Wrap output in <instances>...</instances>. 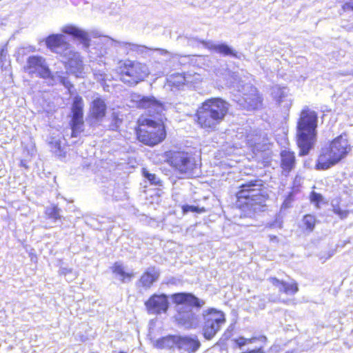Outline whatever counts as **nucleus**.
I'll return each instance as SVG.
<instances>
[{
	"mask_svg": "<svg viewBox=\"0 0 353 353\" xmlns=\"http://www.w3.org/2000/svg\"><path fill=\"white\" fill-rule=\"evenodd\" d=\"M236 192L237 203L245 216L252 217L255 213L266 210L269 195L263 181L255 179L242 183Z\"/></svg>",
	"mask_w": 353,
	"mask_h": 353,
	"instance_id": "1",
	"label": "nucleus"
},
{
	"mask_svg": "<svg viewBox=\"0 0 353 353\" xmlns=\"http://www.w3.org/2000/svg\"><path fill=\"white\" fill-rule=\"evenodd\" d=\"M229 108L230 104L221 98L208 99L198 108L194 116V121L201 128L205 131H215L224 121Z\"/></svg>",
	"mask_w": 353,
	"mask_h": 353,
	"instance_id": "2",
	"label": "nucleus"
},
{
	"mask_svg": "<svg viewBox=\"0 0 353 353\" xmlns=\"http://www.w3.org/2000/svg\"><path fill=\"white\" fill-rule=\"evenodd\" d=\"M118 41H115L108 37L101 35L96 30L90 31V62H92V68L94 79L101 85L104 91H109V85L106 84V74L105 71V65L103 61L98 65L99 68H94V60L98 58L101 59L107 54V50L110 46H118Z\"/></svg>",
	"mask_w": 353,
	"mask_h": 353,
	"instance_id": "3",
	"label": "nucleus"
},
{
	"mask_svg": "<svg viewBox=\"0 0 353 353\" xmlns=\"http://www.w3.org/2000/svg\"><path fill=\"white\" fill-rule=\"evenodd\" d=\"M171 298L174 303L179 305L178 314L176 316L178 323L186 329L198 327L201 323V319L192 307H202L205 303V301L187 292L173 294Z\"/></svg>",
	"mask_w": 353,
	"mask_h": 353,
	"instance_id": "4",
	"label": "nucleus"
},
{
	"mask_svg": "<svg viewBox=\"0 0 353 353\" xmlns=\"http://www.w3.org/2000/svg\"><path fill=\"white\" fill-rule=\"evenodd\" d=\"M317 113L308 107L301 112L296 126L297 144L299 155H307L316 141Z\"/></svg>",
	"mask_w": 353,
	"mask_h": 353,
	"instance_id": "5",
	"label": "nucleus"
},
{
	"mask_svg": "<svg viewBox=\"0 0 353 353\" xmlns=\"http://www.w3.org/2000/svg\"><path fill=\"white\" fill-rule=\"evenodd\" d=\"M351 145L346 134L336 137L328 147L321 149L317 159V170H327L345 159L351 151Z\"/></svg>",
	"mask_w": 353,
	"mask_h": 353,
	"instance_id": "6",
	"label": "nucleus"
},
{
	"mask_svg": "<svg viewBox=\"0 0 353 353\" xmlns=\"http://www.w3.org/2000/svg\"><path fill=\"white\" fill-rule=\"evenodd\" d=\"M137 130L139 141L148 145H155L164 140L166 136L163 123L152 119H143Z\"/></svg>",
	"mask_w": 353,
	"mask_h": 353,
	"instance_id": "7",
	"label": "nucleus"
},
{
	"mask_svg": "<svg viewBox=\"0 0 353 353\" xmlns=\"http://www.w3.org/2000/svg\"><path fill=\"white\" fill-rule=\"evenodd\" d=\"M201 319V334L207 341H211L226 323L224 312L213 307L203 310Z\"/></svg>",
	"mask_w": 353,
	"mask_h": 353,
	"instance_id": "8",
	"label": "nucleus"
},
{
	"mask_svg": "<svg viewBox=\"0 0 353 353\" xmlns=\"http://www.w3.org/2000/svg\"><path fill=\"white\" fill-rule=\"evenodd\" d=\"M149 73L145 64L129 60L119 68L121 81L130 86H134L143 81Z\"/></svg>",
	"mask_w": 353,
	"mask_h": 353,
	"instance_id": "9",
	"label": "nucleus"
},
{
	"mask_svg": "<svg viewBox=\"0 0 353 353\" xmlns=\"http://www.w3.org/2000/svg\"><path fill=\"white\" fill-rule=\"evenodd\" d=\"M168 157L170 165L183 176L190 177L196 174V164L194 158L188 152H170Z\"/></svg>",
	"mask_w": 353,
	"mask_h": 353,
	"instance_id": "10",
	"label": "nucleus"
},
{
	"mask_svg": "<svg viewBox=\"0 0 353 353\" xmlns=\"http://www.w3.org/2000/svg\"><path fill=\"white\" fill-rule=\"evenodd\" d=\"M238 90L243 94L239 100L240 105L248 110L259 109L262 106L263 98L256 88L250 83H239Z\"/></svg>",
	"mask_w": 353,
	"mask_h": 353,
	"instance_id": "11",
	"label": "nucleus"
},
{
	"mask_svg": "<svg viewBox=\"0 0 353 353\" xmlns=\"http://www.w3.org/2000/svg\"><path fill=\"white\" fill-rule=\"evenodd\" d=\"M130 99L137 108L147 110L148 114L152 117L161 116L165 110L164 104L153 96H143L137 93H132Z\"/></svg>",
	"mask_w": 353,
	"mask_h": 353,
	"instance_id": "12",
	"label": "nucleus"
},
{
	"mask_svg": "<svg viewBox=\"0 0 353 353\" xmlns=\"http://www.w3.org/2000/svg\"><path fill=\"white\" fill-rule=\"evenodd\" d=\"M71 136L75 137L83 130V101L79 97H75L72 107Z\"/></svg>",
	"mask_w": 353,
	"mask_h": 353,
	"instance_id": "13",
	"label": "nucleus"
},
{
	"mask_svg": "<svg viewBox=\"0 0 353 353\" xmlns=\"http://www.w3.org/2000/svg\"><path fill=\"white\" fill-rule=\"evenodd\" d=\"M26 70L29 73L38 71V76L43 79L52 78L51 71L44 63V59L39 56H30L27 60Z\"/></svg>",
	"mask_w": 353,
	"mask_h": 353,
	"instance_id": "14",
	"label": "nucleus"
},
{
	"mask_svg": "<svg viewBox=\"0 0 353 353\" xmlns=\"http://www.w3.org/2000/svg\"><path fill=\"white\" fill-rule=\"evenodd\" d=\"M271 95L284 112H288L292 104V95L287 87L276 85L271 88Z\"/></svg>",
	"mask_w": 353,
	"mask_h": 353,
	"instance_id": "15",
	"label": "nucleus"
},
{
	"mask_svg": "<svg viewBox=\"0 0 353 353\" xmlns=\"http://www.w3.org/2000/svg\"><path fill=\"white\" fill-rule=\"evenodd\" d=\"M145 305L150 314H159L167 312L169 302L165 294H154L145 303Z\"/></svg>",
	"mask_w": 353,
	"mask_h": 353,
	"instance_id": "16",
	"label": "nucleus"
},
{
	"mask_svg": "<svg viewBox=\"0 0 353 353\" xmlns=\"http://www.w3.org/2000/svg\"><path fill=\"white\" fill-rule=\"evenodd\" d=\"M107 110V105L101 97H97L92 102V108H90V125L94 123H101L103 121Z\"/></svg>",
	"mask_w": 353,
	"mask_h": 353,
	"instance_id": "17",
	"label": "nucleus"
},
{
	"mask_svg": "<svg viewBox=\"0 0 353 353\" xmlns=\"http://www.w3.org/2000/svg\"><path fill=\"white\" fill-rule=\"evenodd\" d=\"M201 347V342L194 336L179 335L176 349L180 353H194Z\"/></svg>",
	"mask_w": 353,
	"mask_h": 353,
	"instance_id": "18",
	"label": "nucleus"
},
{
	"mask_svg": "<svg viewBox=\"0 0 353 353\" xmlns=\"http://www.w3.org/2000/svg\"><path fill=\"white\" fill-rule=\"evenodd\" d=\"M46 45L48 49L54 52H57V50L62 48L68 50L70 47L69 42L65 37L61 34H52L46 39Z\"/></svg>",
	"mask_w": 353,
	"mask_h": 353,
	"instance_id": "19",
	"label": "nucleus"
},
{
	"mask_svg": "<svg viewBox=\"0 0 353 353\" xmlns=\"http://www.w3.org/2000/svg\"><path fill=\"white\" fill-rule=\"evenodd\" d=\"M281 156V168L283 174L287 176L295 167L296 159L294 153L289 150H282Z\"/></svg>",
	"mask_w": 353,
	"mask_h": 353,
	"instance_id": "20",
	"label": "nucleus"
},
{
	"mask_svg": "<svg viewBox=\"0 0 353 353\" xmlns=\"http://www.w3.org/2000/svg\"><path fill=\"white\" fill-rule=\"evenodd\" d=\"M270 282L279 289L280 292H283L288 295H294L299 291L298 284L296 282L287 283L280 281L275 277H270Z\"/></svg>",
	"mask_w": 353,
	"mask_h": 353,
	"instance_id": "21",
	"label": "nucleus"
},
{
	"mask_svg": "<svg viewBox=\"0 0 353 353\" xmlns=\"http://www.w3.org/2000/svg\"><path fill=\"white\" fill-rule=\"evenodd\" d=\"M206 48L211 50H214L217 53L221 54L223 56H230L232 57L239 58L236 52L230 46L225 43H214L213 42L202 41Z\"/></svg>",
	"mask_w": 353,
	"mask_h": 353,
	"instance_id": "22",
	"label": "nucleus"
},
{
	"mask_svg": "<svg viewBox=\"0 0 353 353\" xmlns=\"http://www.w3.org/2000/svg\"><path fill=\"white\" fill-rule=\"evenodd\" d=\"M179 335H168L155 341L154 345L159 349L176 348Z\"/></svg>",
	"mask_w": 353,
	"mask_h": 353,
	"instance_id": "23",
	"label": "nucleus"
},
{
	"mask_svg": "<svg viewBox=\"0 0 353 353\" xmlns=\"http://www.w3.org/2000/svg\"><path fill=\"white\" fill-rule=\"evenodd\" d=\"M159 276V271L154 268H150L141 276L139 281L143 287L148 288L158 279Z\"/></svg>",
	"mask_w": 353,
	"mask_h": 353,
	"instance_id": "24",
	"label": "nucleus"
},
{
	"mask_svg": "<svg viewBox=\"0 0 353 353\" xmlns=\"http://www.w3.org/2000/svg\"><path fill=\"white\" fill-rule=\"evenodd\" d=\"M112 272L118 276L123 283L130 282L134 276L133 273H128L125 271V268L120 262H116L112 268Z\"/></svg>",
	"mask_w": 353,
	"mask_h": 353,
	"instance_id": "25",
	"label": "nucleus"
},
{
	"mask_svg": "<svg viewBox=\"0 0 353 353\" xmlns=\"http://www.w3.org/2000/svg\"><path fill=\"white\" fill-rule=\"evenodd\" d=\"M118 46L125 47L126 48H129L132 51L137 52L139 54H143L146 53L148 50H152V48H148L145 46L137 45L132 43L127 42H118ZM154 50H159L161 52V54H165L168 53V51L163 49H153Z\"/></svg>",
	"mask_w": 353,
	"mask_h": 353,
	"instance_id": "26",
	"label": "nucleus"
},
{
	"mask_svg": "<svg viewBox=\"0 0 353 353\" xmlns=\"http://www.w3.org/2000/svg\"><path fill=\"white\" fill-rule=\"evenodd\" d=\"M62 32L80 40H84L86 38V33L74 26L68 25L64 26Z\"/></svg>",
	"mask_w": 353,
	"mask_h": 353,
	"instance_id": "27",
	"label": "nucleus"
},
{
	"mask_svg": "<svg viewBox=\"0 0 353 353\" xmlns=\"http://www.w3.org/2000/svg\"><path fill=\"white\" fill-rule=\"evenodd\" d=\"M109 120L108 124H103V125L104 128L113 131L118 130L123 122V118H121L117 112H112Z\"/></svg>",
	"mask_w": 353,
	"mask_h": 353,
	"instance_id": "28",
	"label": "nucleus"
},
{
	"mask_svg": "<svg viewBox=\"0 0 353 353\" xmlns=\"http://www.w3.org/2000/svg\"><path fill=\"white\" fill-rule=\"evenodd\" d=\"M316 222V216L308 214L302 219V227L305 231L311 232L314 230Z\"/></svg>",
	"mask_w": 353,
	"mask_h": 353,
	"instance_id": "29",
	"label": "nucleus"
},
{
	"mask_svg": "<svg viewBox=\"0 0 353 353\" xmlns=\"http://www.w3.org/2000/svg\"><path fill=\"white\" fill-rule=\"evenodd\" d=\"M59 212L60 210L56 205H52L45 210L46 217L54 221H57L61 218Z\"/></svg>",
	"mask_w": 353,
	"mask_h": 353,
	"instance_id": "30",
	"label": "nucleus"
},
{
	"mask_svg": "<svg viewBox=\"0 0 353 353\" xmlns=\"http://www.w3.org/2000/svg\"><path fill=\"white\" fill-rule=\"evenodd\" d=\"M142 174L152 185L159 186L162 185V181L155 174L150 173L145 168H143Z\"/></svg>",
	"mask_w": 353,
	"mask_h": 353,
	"instance_id": "31",
	"label": "nucleus"
},
{
	"mask_svg": "<svg viewBox=\"0 0 353 353\" xmlns=\"http://www.w3.org/2000/svg\"><path fill=\"white\" fill-rule=\"evenodd\" d=\"M182 210L184 214H186L189 212H196V213H202L205 212L204 208H199L196 205H184L182 206Z\"/></svg>",
	"mask_w": 353,
	"mask_h": 353,
	"instance_id": "32",
	"label": "nucleus"
},
{
	"mask_svg": "<svg viewBox=\"0 0 353 353\" xmlns=\"http://www.w3.org/2000/svg\"><path fill=\"white\" fill-rule=\"evenodd\" d=\"M350 212H352L350 210L343 209L339 205L334 206V212L339 215L341 219H345Z\"/></svg>",
	"mask_w": 353,
	"mask_h": 353,
	"instance_id": "33",
	"label": "nucleus"
},
{
	"mask_svg": "<svg viewBox=\"0 0 353 353\" xmlns=\"http://www.w3.org/2000/svg\"><path fill=\"white\" fill-rule=\"evenodd\" d=\"M283 224V217L280 214H276L274 221L270 223V227L273 228H281Z\"/></svg>",
	"mask_w": 353,
	"mask_h": 353,
	"instance_id": "34",
	"label": "nucleus"
},
{
	"mask_svg": "<svg viewBox=\"0 0 353 353\" xmlns=\"http://www.w3.org/2000/svg\"><path fill=\"white\" fill-rule=\"evenodd\" d=\"M81 59H80L79 54H77L76 52H72V58L68 59V64L70 66H73V65H79L81 64Z\"/></svg>",
	"mask_w": 353,
	"mask_h": 353,
	"instance_id": "35",
	"label": "nucleus"
},
{
	"mask_svg": "<svg viewBox=\"0 0 353 353\" xmlns=\"http://www.w3.org/2000/svg\"><path fill=\"white\" fill-rule=\"evenodd\" d=\"M323 197L321 194L312 191L310 194V201L312 203H315L316 205L322 201Z\"/></svg>",
	"mask_w": 353,
	"mask_h": 353,
	"instance_id": "36",
	"label": "nucleus"
},
{
	"mask_svg": "<svg viewBox=\"0 0 353 353\" xmlns=\"http://www.w3.org/2000/svg\"><path fill=\"white\" fill-rule=\"evenodd\" d=\"M234 341L239 348L248 344L247 339L243 336H240L238 339H234Z\"/></svg>",
	"mask_w": 353,
	"mask_h": 353,
	"instance_id": "37",
	"label": "nucleus"
},
{
	"mask_svg": "<svg viewBox=\"0 0 353 353\" xmlns=\"http://www.w3.org/2000/svg\"><path fill=\"white\" fill-rule=\"evenodd\" d=\"M293 199H292V194H290L285 199V201H283V204H282V206H281V208H290V205H291V203Z\"/></svg>",
	"mask_w": 353,
	"mask_h": 353,
	"instance_id": "38",
	"label": "nucleus"
},
{
	"mask_svg": "<svg viewBox=\"0 0 353 353\" xmlns=\"http://www.w3.org/2000/svg\"><path fill=\"white\" fill-rule=\"evenodd\" d=\"M342 8L344 11H353V0H349V1L345 3Z\"/></svg>",
	"mask_w": 353,
	"mask_h": 353,
	"instance_id": "39",
	"label": "nucleus"
},
{
	"mask_svg": "<svg viewBox=\"0 0 353 353\" xmlns=\"http://www.w3.org/2000/svg\"><path fill=\"white\" fill-rule=\"evenodd\" d=\"M334 247L336 248V245H335ZM335 250H336V248H330L329 252H328L327 255L325 256V255L321 254V256H320L321 259H325V260L328 259L329 258H330L332 256L334 255Z\"/></svg>",
	"mask_w": 353,
	"mask_h": 353,
	"instance_id": "40",
	"label": "nucleus"
},
{
	"mask_svg": "<svg viewBox=\"0 0 353 353\" xmlns=\"http://www.w3.org/2000/svg\"><path fill=\"white\" fill-rule=\"evenodd\" d=\"M6 49L1 48L0 50V61L3 62L6 59Z\"/></svg>",
	"mask_w": 353,
	"mask_h": 353,
	"instance_id": "41",
	"label": "nucleus"
},
{
	"mask_svg": "<svg viewBox=\"0 0 353 353\" xmlns=\"http://www.w3.org/2000/svg\"><path fill=\"white\" fill-rule=\"evenodd\" d=\"M242 353H264V352L263 351L262 347H260L258 349L249 350L248 352H242Z\"/></svg>",
	"mask_w": 353,
	"mask_h": 353,
	"instance_id": "42",
	"label": "nucleus"
},
{
	"mask_svg": "<svg viewBox=\"0 0 353 353\" xmlns=\"http://www.w3.org/2000/svg\"><path fill=\"white\" fill-rule=\"evenodd\" d=\"M96 221H97V220L94 218L90 219V226L94 228H97L96 225L94 224Z\"/></svg>",
	"mask_w": 353,
	"mask_h": 353,
	"instance_id": "43",
	"label": "nucleus"
},
{
	"mask_svg": "<svg viewBox=\"0 0 353 353\" xmlns=\"http://www.w3.org/2000/svg\"><path fill=\"white\" fill-rule=\"evenodd\" d=\"M247 341H248V343H255L257 341V337L256 336H254V337H252L250 339H247Z\"/></svg>",
	"mask_w": 353,
	"mask_h": 353,
	"instance_id": "44",
	"label": "nucleus"
},
{
	"mask_svg": "<svg viewBox=\"0 0 353 353\" xmlns=\"http://www.w3.org/2000/svg\"><path fill=\"white\" fill-rule=\"evenodd\" d=\"M257 341H260L261 342L265 343L267 341V338L265 336H260L257 337Z\"/></svg>",
	"mask_w": 353,
	"mask_h": 353,
	"instance_id": "45",
	"label": "nucleus"
},
{
	"mask_svg": "<svg viewBox=\"0 0 353 353\" xmlns=\"http://www.w3.org/2000/svg\"><path fill=\"white\" fill-rule=\"evenodd\" d=\"M229 337H230V334H228L227 332H225L221 339H228Z\"/></svg>",
	"mask_w": 353,
	"mask_h": 353,
	"instance_id": "46",
	"label": "nucleus"
},
{
	"mask_svg": "<svg viewBox=\"0 0 353 353\" xmlns=\"http://www.w3.org/2000/svg\"><path fill=\"white\" fill-rule=\"evenodd\" d=\"M270 241H276V240L277 241H279V240H278V239H277V237H276V236H270Z\"/></svg>",
	"mask_w": 353,
	"mask_h": 353,
	"instance_id": "47",
	"label": "nucleus"
},
{
	"mask_svg": "<svg viewBox=\"0 0 353 353\" xmlns=\"http://www.w3.org/2000/svg\"><path fill=\"white\" fill-rule=\"evenodd\" d=\"M228 227H229V228H234V227H235V225H233V224H229V225H228Z\"/></svg>",
	"mask_w": 353,
	"mask_h": 353,
	"instance_id": "48",
	"label": "nucleus"
}]
</instances>
